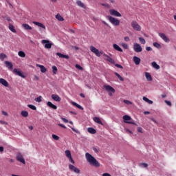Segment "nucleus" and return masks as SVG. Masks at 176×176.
<instances>
[{
    "mask_svg": "<svg viewBox=\"0 0 176 176\" xmlns=\"http://www.w3.org/2000/svg\"><path fill=\"white\" fill-rule=\"evenodd\" d=\"M124 104H126V105H130V104H133L131 102H130L128 100H124Z\"/></svg>",
    "mask_w": 176,
    "mask_h": 176,
    "instance_id": "46",
    "label": "nucleus"
},
{
    "mask_svg": "<svg viewBox=\"0 0 176 176\" xmlns=\"http://www.w3.org/2000/svg\"><path fill=\"white\" fill-rule=\"evenodd\" d=\"M104 57H107V61H109V63H111V64H115V60H113L112 58L109 57V56L107 55V54H104Z\"/></svg>",
    "mask_w": 176,
    "mask_h": 176,
    "instance_id": "26",
    "label": "nucleus"
},
{
    "mask_svg": "<svg viewBox=\"0 0 176 176\" xmlns=\"http://www.w3.org/2000/svg\"><path fill=\"white\" fill-rule=\"evenodd\" d=\"M76 3L80 8H82V9H86V6H85V3H83L80 0H77Z\"/></svg>",
    "mask_w": 176,
    "mask_h": 176,
    "instance_id": "23",
    "label": "nucleus"
},
{
    "mask_svg": "<svg viewBox=\"0 0 176 176\" xmlns=\"http://www.w3.org/2000/svg\"><path fill=\"white\" fill-rule=\"evenodd\" d=\"M107 19L109 20V21H110V23H111V24H113V25H120V21H119V19L112 16H107Z\"/></svg>",
    "mask_w": 176,
    "mask_h": 176,
    "instance_id": "2",
    "label": "nucleus"
},
{
    "mask_svg": "<svg viewBox=\"0 0 176 176\" xmlns=\"http://www.w3.org/2000/svg\"><path fill=\"white\" fill-rule=\"evenodd\" d=\"M69 168L71 171H74L76 174H80V170L72 164L69 165Z\"/></svg>",
    "mask_w": 176,
    "mask_h": 176,
    "instance_id": "9",
    "label": "nucleus"
},
{
    "mask_svg": "<svg viewBox=\"0 0 176 176\" xmlns=\"http://www.w3.org/2000/svg\"><path fill=\"white\" fill-rule=\"evenodd\" d=\"M72 105H74V107H76V108H78V109H81V111H83V107L78 104V103L75 102H72Z\"/></svg>",
    "mask_w": 176,
    "mask_h": 176,
    "instance_id": "29",
    "label": "nucleus"
},
{
    "mask_svg": "<svg viewBox=\"0 0 176 176\" xmlns=\"http://www.w3.org/2000/svg\"><path fill=\"white\" fill-rule=\"evenodd\" d=\"M52 138L55 140V141H58V140H60V137L54 134L52 135Z\"/></svg>",
    "mask_w": 176,
    "mask_h": 176,
    "instance_id": "43",
    "label": "nucleus"
},
{
    "mask_svg": "<svg viewBox=\"0 0 176 176\" xmlns=\"http://www.w3.org/2000/svg\"><path fill=\"white\" fill-rule=\"evenodd\" d=\"M144 115H149V113H151V112H149V111H144Z\"/></svg>",
    "mask_w": 176,
    "mask_h": 176,
    "instance_id": "63",
    "label": "nucleus"
},
{
    "mask_svg": "<svg viewBox=\"0 0 176 176\" xmlns=\"http://www.w3.org/2000/svg\"><path fill=\"white\" fill-rule=\"evenodd\" d=\"M0 152H3V146H0Z\"/></svg>",
    "mask_w": 176,
    "mask_h": 176,
    "instance_id": "64",
    "label": "nucleus"
},
{
    "mask_svg": "<svg viewBox=\"0 0 176 176\" xmlns=\"http://www.w3.org/2000/svg\"><path fill=\"white\" fill-rule=\"evenodd\" d=\"M18 56H19V57H25V52H23V51H19L18 52Z\"/></svg>",
    "mask_w": 176,
    "mask_h": 176,
    "instance_id": "38",
    "label": "nucleus"
},
{
    "mask_svg": "<svg viewBox=\"0 0 176 176\" xmlns=\"http://www.w3.org/2000/svg\"><path fill=\"white\" fill-rule=\"evenodd\" d=\"M34 101H36V102H42V96H40L38 98H36Z\"/></svg>",
    "mask_w": 176,
    "mask_h": 176,
    "instance_id": "42",
    "label": "nucleus"
},
{
    "mask_svg": "<svg viewBox=\"0 0 176 176\" xmlns=\"http://www.w3.org/2000/svg\"><path fill=\"white\" fill-rule=\"evenodd\" d=\"M146 79H147L148 82H151L152 80V76L148 72L145 73Z\"/></svg>",
    "mask_w": 176,
    "mask_h": 176,
    "instance_id": "28",
    "label": "nucleus"
},
{
    "mask_svg": "<svg viewBox=\"0 0 176 176\" xmlns=\"http://www.w3.org/2000/svg\"><path fill=\"white\" fill-rule=\"evenodd\" d=\"M102 176H111L109 173H103Z\"/></svg>",
    "mask_w": 176,
    "mask_h": 176,
    "instance_id": "61",
    "label": "nucleus"
},
{
    "mask_svg": "<svg viewBox=\"0 0 176 176\" xmlns=\"http://www.w3.org/2000/svg\"><path fill=\"white\" fill-rule=\"evenodd\" d=\"M37 67H39V68L41 69V72H42L43 74H45V72H46V71H47L46 67H45V66H43L42 65H37Z\"/></svg>",
    "mask_w": 176,
    "mask_h": 176,
    "instance_id": "27",
    "label": "nucleus"
},
{
    "mask_svg": "<svg viewBox=\"0 0 176 176\" xmlns=\"http://www.w3.org/2000/svg\"><path fill=\"white\" fill-rule=\"evenodd\" d=\"M72 130H73L74 131V133H76L77 134H80V132L76 129H75V128L72 127Z\"/></svg>",
    "mask_w": 176,
    "mask_h": 176,
    "instance_id": "51",
    "label": "nucleus"
},
{
    "mask_svg": "<svg viewBox=\"0 0 176 176\" xmlns=\"http://www.w3.org/2000/svg\"><path fill=\"white\" fill-rule=\"evenodd\" d=\"M114 75H116V76H117V78H118V79L121 82H123L124 80V78H123V77L120 76V74H119V73L114 72Z\"/></svg>",
    "mask_w": 176,
    "mask_h": 176,
    "instance_id": "32",
    "label": "nucleus"
},
{
    "mask_svg": "<svg viewBox=\"0 0 176 176\" xmlns=\"http://www.w3.org/2000/svg\"><path fill=\"white\" fill-rule=\"evenodd\" d=\"M21 116H23V118H28V111H22L21 113Z\"/></svg>",
    "mask_w": 176,
    "mask_h": 176,
    "instance_id": "35",
    "label": "nucleus"
},
{
    "mask_svg": "<svg viewBox=\"0 0 176 176\" xmlns=\"http://www.w3.org/2000/svg\"><path fill=\"white\" fill-rule=\"evenodd\" d=\"M133 63L135 64V65H140L141 58H138V56H133Z\"/></svg>",
    "mask_w": 176,
    "mask_h": 176,
    "instance_id": "17",
    "label": "nucleus"
},
{
    "mask_svg": "<svg viewBox=\"0 0 176 176\" xmlns=\"http://www.w3.org/2000/svg\"><path fill=\"white\" fill-rule=\"evenodd\" d=\"M2 114L4 115V116H8V113L6 111H2Z\"/></svg>",
    "mask_w": 176,
    "mask_h": 176,
    "instance_id": "62",
    "label": "nucleus"
},
{
    "mask_svg": "<svg viewBox=\"0 0 176 176\" xmlns=\"http://www.w3.org/2000/svg\"><path fill=\"white\" fill-rule=\"evenodd\" d=\"M47 107H49V108H51L52 109H57V106L52 103V102L50 101L47 102Z\"/></svg>",
    "mask_w": 176,
    "mask_h": 176,
    "instance_id": "19",
    "label": "nucleus"
},
{
    "mask_svg": "<svg viewBox=\"0 0 176 176\" xmlns=\"http://www.w3.org/2000/svg\"><path fill=\"white\" fill-rule=\"evenodd\" d=\"M124 39L125 42H130V38L129 36H125Z\"/></svg>",
    "mask_w": 176,
    "mask_h": 176,
    "instance_id": "53",
    "label": "nucleus"
},
{
    "mask_svg": "<svg viewBox=\"0 0 176 176\" xmlns=\"http://www.w3.org/2000/svg\"><path fill=\"white\" fill-rule=\"evenodd\" d=\"M143 100L144 101H145L146 102H148V104H153V101L149 100L148 98L144 96L143 97Z\"/></svg>",
    "mask_w": 176,
    "mask_h": 176,
    "instance_id": "36",
    "label": "nucleus"
},
{
    "mask_svg": "<svg viewBox=\"0 0 176 176\" xmlns=\"http://www.w3.org/2000/svg\"><path fill=\"white\" fill-rule=\"evenodd\" d=\"M58 126H60V127H63V129H67V126L63 124H58Z\"/></svg>",
    "mask_w": 176,
    "mask_h": 176,
    "instance_id": "58",
    "label": "nucleus"
},
{
    "mask_svg": "<svg viewBox=\"0 0 176 176\" xmlns=\"http://www.w3.org/2000/svg\"><path fill=\"white\" fill-rule=\"evenodd\" d=\"M22 27H23V28H24V30H25L26 31L32 30V27L30 26V25H28V24H27V23H23V24H22Z\"/></svg>",
    "mask_w": 176,
    "mask_h": 176,
    "instance_id": "21",
    "label": "nucleus"
},
{
    "mask_svg": "<svg viewBox=\"0 0 176 176\" xmlns=\"http://www.w3.org/2000/svg\"><path fill=\"white\" fill-rule=\"evenodd\" d=\"M103 89H104L106 90V91H107L108 93H109L111 91V93H115L114 88L112 87L111 85H104L103 86Z\"/></svg>",
    "mask_w": 176,
    "mask_h": 176,
    "instance_id": "11",
    "label": "nucleus"
},
{
    "mask_svg": "<svg viewBox=\"0 0 176 176\" xmlns=\"http://www.w3.org/2000/svg\"><path fill=\"white\" fill-rule=\"evenodd\" d=\"M133 50L136 52V53H141V52H142V47H141V45L138 43H135L133 45Z\"/></svg>",
    "mask_w": 176,
    "mask_h": 176,
    "instance_id": "8",
    "label": "nucleus"
},
{
    "mask_svg": "<svg viewBox=\"0 0 176 176\" xmlns=\"http://www.w3.org/2000/svg\"><path fill=\"white\" fill-rule=\"evenodd\" d=\"M0 84L5 87H9V82H8V81L3 78H0Z\"/></svg>",
    "mask_w": 176,
    "mask_h": 176,
    "instance_id": "15",
    "label": "nucleus"
},
{
    "mask_svg": "<svg viewBox=\"0 0 176 176\" xmlns=\"http://www.w3.org/2000/svg\"><path fill=\"white\" fill-rule=\"evenodd\" d=\"M131 25L135 31H141V26L135 21H133L131 23Z\"/></svg>",
    "mask_w": 176,
    "mask_h": 176,
    "instance_id": "6",
    "label": "nucleus"
},
{
    "mask_svg": "<svg viewBox=\"0 0 176 176\" xmlns=\"http://www.w3.org/2000/svg\"><path fill=\"white\" fill-rule=\"evenodd\" d=\"M8 56H6V54H5L4 53H1L0 54V60H1V61H3V60H5V58H7Z\"/></svg>",
    "mask_w": 176,
    "mask_h": 176,
    "instance_id": "37",
    "label": "nucleus"
},
{
    "mask_svg": "<svg viewBox=\"0 0 176 176\" xmlns=\"http://www.w3.org/2000/svg\"><path fill=\"white\" fill-rule=\"evenodd\" d=\"M56 19L57 20H58V21H64V18H63V16H61V15H60V14H57L56 15Z\"/></svg>",
    "mask_w": 176,
    "mask_h": 176,
    "instance_id": "34",
    "label": "nucleus"
},
{
    "mask_svg": "<svg viewBox=\"0 0 176 176\" xmlns=\"http://www.w3.org/2000/svg\"><path fill=\"white\" fill-rule=\"evenodd\" d=\"M93 151H94V152H96V153H98V149H97V148L93 147Z\"/></svg>",
    "mask_w": 176,
    "mask_h": 176,
    "instance_id": "60",
    "label": "nucleus"
},
{
    "mask_svg": "<svg viewBox=\"0 0 176 176\" xmlns=\"http://www.w3.org/2000/svg\"><path fill=\"white\" fill-rule=\"evenodd\" d=\"M110 14L111 16H115L116 17H122V14L116 11V10L111 9L109 10Z\"/></svg>",
    "mask_w": 176,
    "mask_h": 176,
    "instance_id": "10",
    "label": "nucleus"
},
{
    "mask_svg": "<svg viewBox=\"0 0 176 176\" xmlns=\"http://www.w3.org/2000/svg\"><path fill=\"white\" fill-rule=\"evenodd\" d=\"M138 133H142V128L141 126H138Z\"/></svg>",
    "mask_w": 176,
    "mask_h": 176,
    "instance_id": "55",
    "label": "nucleus"
},
{
    "mask_svg": "<svg viewBox=\"0 0 176 176\" xmlns=\"http://www.w3.org/2000/svg\"><path fill=\"white\" fill-rule=\"evenodd\" d=\"M1 124H8V122L3 121V120H0Z\"/></svg>",
    "mask_w": 176,
    "mask_h": 176,
    "instance_id": "59",
    "label": "nucleus"
},
{
    "mask_svg": "<svg viewBox=\"0 0 176 176\" xmlns=\"http://www.w3.org/2000/svg\"><path fill=\"white\" fill-rule=\"evenodd\" d=\"M141 166H142L143 167H144V168H146V167H148V164H146V163H142V164H141Z\"/></svg>",
    "mask_w": 176,
    "mask_h": 176,
    "instance_id": "56",
    "label": "nucleus"
},
{
    "mask_svg": "<svg viewBox=\"0 0 176 176\" xmlns=\"http://www.w3.org/2000/svg\"><path fill=\"white\" fill-rule=\"evenodd\" d=\"M85 157L87 159V162L91 164V166H94V167H100V164L98 163V161L91 155V154L89 153H86Z\"/></svg>",
    "mask_w": 176,
    "mask_h": 176,
    "instance_id": "1",
    "label": "nucleus"
},
{
    "mask_svg": "<svg viewBox=\"0 0 176 176\" xmlns=\"http://www.w3.org/2000/svg\"><path fill=\"white\" fill-rule=\"evenodd\" d=\"M33 24H35V25H37L38 27H41V28H43V30H46V26H45V25H43V23H42L34 21Z\"/></svg>",
    "mask_w": 176,
    "mask_h": 176,
    "instance_id": "20",
    "label": "nucleus"
},
{
    "mask_svg": "<svg viewBox=\"0 0 176 176\" xmlns=\"http://www.w3.org/2000/svg\"><path fill=\"white\" fill-rule=\"evenodd\" d=\"M94 122H95L96 123H98V124H101L102 126L104 125V124L102 123V121H101V120L98 117L94 118Z\"/></svg>",
    "mask_w": 176,
    "mask_h": 176,
    "instance_id": "22",
    "label": "nucleus"
},
{
    "mask_svg": "<svg viewBox=\"0 0 176 176\" xmlns=\"http://www.w3.org/2000/svg\"><path fill=\"white\" fill-rule=\"evenodd\" d=\"M159 36H160V38L163 39V41H164V42H166V43H168V42H170V38H168V37H167V36H166L164 33H159Z\"/></svg>",
    "mask_w": 176,
    "mask_h": 176,
    "instance_id": "12",
    "label": "nucleus"
},
{
    "mask_svg": "<svg viewBox=\"0 0 176 176\" xmlns=\"http://www.w3.org/2000/svg\"><path fill=\"white\" fill-rule=\"evenodd\" d=\"M68 159H69V161L72 163V164H75V161L74 160V159L72 158V157H69Z\"/></svg>",
    "mask_w": 176,
    "mask_h": 176,
    "instance_id": "50",
    "label": "nucleus"
},
{
    "mask_svg": "<svg viewBox=\"0 0 176 176\" xmlns=\"http://www.w3.org/2000/svg\"><path fill=\"white\" fill-rule=\"evenodd\" d=\"M125 131L127 134H133V131H130L129 129H125Z\"/></svg>",
    "mask_w": 176,
    "mask_h": 176,
    "instance_id": "49",
    "label": "nucleus"
},
{
    "mask_svg": "<svg viewBox=\"0 0 176 176\" xmlns=\"http://www.w3.org/2000/svg\"><path fill=\"white\" fill-rule=\"evenodd\" d=\"M4 63L6 64V67H7V68H8V69H13V64L12 63V62H9L8 60L5 61Z\"/></svg>",
    "mask_w": 176,
    "mask_h": 176,
    "instance_id": "16",
    "label": "nucleus"
},
{
    "mask_svg": "<svg viewBox=\"0 0 176 176\" xmlns=\"http://www.w3.org/2000/svg\"><path fill=\"white\" fill-rule=\"evenodd\" d=\"M76 68H77V69H80V71H83V67L78 64L76 65Z\"/></svg>",
    "mask_w": 176,
    "mask_h": 176,
    "instance_id": "45",
    "label": "nucleus"
},
{
    "mask_svg": "<svg viewBox=\"0 0 176 176\" xmlns=\"http://www.w3.org/2000/svg\"><path fill=\"white\" fill-rule=\"evenodd\" d=\"M28 107L30 108V109H32V111H36V107L33 104H28Z\"/></svg>",
    "mask_w": 176,
    "mask_h": 176,
    "instance_id": "41",
    "label": "nucleus"
},
{
    "mask_svg": "<svg viewBox=\"0 0 176 176\" xmlns=\"http://www.w3.org/2000/svg\"><path fill=\"white\" fill-rule=\"evenodd\" d=\"M122 119L124 123H128L129 124H134L135 126H138L137 124L134 122V120L131 119V117L130 116H123Z\"/></svg>",
    "mask_w": 176,
    "mask_h": 176,
    "instance_id": "3",
    "label": "nucleus"
},
{
    "mask_svg": "<svg viewBox=\"0 0 176 176\" xmlns=\"http://www.w3.org/2000/svg\"><path fill=\"white\" fill-rule=\"evenodd\" d=\"M164 102H166L168 107H171L172 104H171V102L170 101H168V100H164Z\"/></svg>",
    "mask_w": 176,
    "mask_h": 176,
    "instance_id": "52",
    "label": "nucleus"
},
{
    "mask_svg": "<svg viewBox=\"0 0 176 176\" xmlns=\"http://www.w3.org/2000/svg\"><path fill=\"white\" fill-rule=\"evenodd\" d=\"M115 67H117V68H120V69H123V66H122V65L120 64H115Z\"/></svg>",
    "mask_w": 176,
    "mask_h": 176,
    "instance_id": "47",
    "label": "nucleus"
},
{
    "mask_svg": "<svg viewBox=\"0 0 176 176\" xmlns=\"http://www.w3.org/2000/svg\"><path fill=\"white\" fill-rule=\"evenodd\" d=\"M153 45L155 47H157V49H162V45L159 44V43L155 42Z\"/></svg>",
    "mask_w": 176,
    "mask_h": 176,
    "instance_id": "39",
    "label": "nucleus"
},
{
    "mask_svg": "<svg viewBox=\"0 0 176 176\" xmlns=\"http://www.w3.org/2000/svg\"><path fill=\"white\" fill-rule=\"evenodd\" d=\"M61 120H63V122H64V123H68V120L64 118H61Z\"/></svg>",
    "mask_w": 176,
    "mask_h": 176,
    "instance_id": "54",
    "label": "nucleus"
},
{
    "mask_svg": "<svg viewBox=\"0 0 176 176\" xmlns=\"http://www.w3.org/2000/svg\"><path fill=\"white\" fill-rule=\"evenodd\" d=\"M56 56H58V57H60V58H66V60H68L69 58V56L64 55L60 52H57Z\"/></svg>",
    "mask_w": 176,
    "mask_h": 176,
    "instance_id": "18",
    "label": "nucleus"
},
{
    "mask_svg": "<svg viewBox=\"0 0 176 176\" xmlns=\"http://www.w3.org/2000/svg\"><path fill=\"white\" fill-rule=\"evenodd\" d=\"M146 50L147 52H152V47H146Z\"/></svg>",
    "mask_w": 176,
    "mask_h": 176,
    "instance_id": "57",
    "label": "nucleus"
},
{
    "mask_svg": "<svg viewBox=\"0 0 176 176\" xmlns=\"http://www.w3.org/2000/svg\"><path fill=\"white\" fill-rule=\"evenodd\" d=\"M9 30H10L12 32H14V34H16V32H17V31H16V29H14V26L12 23L9 24Z\"/></svg>",
    "mask_w": 176,
    "mask_h": 176,
    "instance_id": "30",
    "label": "nucleus"
},
{
    "mask_svg": "<svg viewBox=\"0 0 176 176\" xmlns=\"http://www.w3.org/2000/svg\"><path fill=\"white\" fill-rule=\"evenodd\" d=\"M90 50L92 53H94L97 57H101V54H102V52H100L98 49L96 48L94 46L90 47Z\"/></svg>",
    "mask_w": 176,
    "mask_h": 176,
    "instance_id": "5",
    "label": "nucleus"
},
{
    "mask_svg": "<svg viewBox=\"0 0 176 176\" xmlns=\"http://www.w3.org/2000/svg\"><path fill=\"white\" fill-rule=\"evenodd\" d=\"M41 43L44 45L45 49H52V46H53V43H51L49 40H42Z\"/></svg>",
    "mask_w": 176,
    "mask_h": 176,
    "instance_id": "4",
    "label": "nucleus"
},
{
    "mask_svg": "<svg viewBox=\"0 0 176 176\" xmlns=\"http://www.w3.org/2000/svg\"><path fill=\"white\" fill-rule=\"evenodd\" d=\"M65 153L66 157H67V159H69V157H72V155H71V151H70L69 150H66V151H65Z\"/></svg>",
    "mask_w": 176,
    "mask_h": 176,
    "instance_id": "33",
    "label": "nucleus"
},
{
    "mask_svg": "<svg viewBox=\"0 0 176 176\" xmlns=\"http://www.w3.org/2000/svg\"><path fill=\"white\" fill-rule=\"evenodd\" d=\"M139 41H140V43H142V45H145V43H146L145 38H144L142 37H140Z\"/></svg>",
    "mask_w": 176,
    "mask_h": 176,
    "instance_id": "40",
    "label": "nucleus"
},
{
    "mask_svg": "<svg viewBox=\"0 0 176 176\" xmlns=\"http://www.w3.org/2000/svg\"><path fill=\"white\" fill-rule=\"evenodd\" d=\"M113 49H115V50H117L118 52H123V50L119 45H118V44H113Z\"/></svg>",
    "mask_w": 176,
    "mask_h": 176,
    "instance_id": "24",
    "label": "nucleus"
},
{
    "mask_svg": "<svg viewBox=\"0 0 176 176\" xmlns=\"http://www.w3.org/2000/svg\"><path fill=\"white\" fill-rule=\"evenodd\" d=\"M122 47H124V49H126V50L129 49V45L126 43H122Z\"/></svg>",
    "mask_w": 176,
    "mask_h": 176,
    "instance_id": "48",
    "label": "nucleus"
},
{
    "mask_svg": "<svg viewBox=\"0 0 176 176\" xmlns=\"http://www.w3.org/2000/svg\"><path fill=\"white\" fill-rule=\"evenodd\" d=\"M87 131L90 134H96V133H97V131H96V129L94 128H93V127L88 128L87 129Z\"/></svg>",
    "mask_w": 176,
    "mask_h": 176,
    "instance_id": "25",
    "label": "nucleus"
},
{
    "mask_svg": "<svg viewBox=\"0 0 176 176\" xmlns=\"http://www.w3.org/2000/svg\"><path fill=\"white\" fill-rule=\"evenodd\" d=\"M16 160L20 162V163H22V164H25V160H24V157H23V155L21 153L16 154Z\"/></svg>",
    "mask_w": 176,
    "mask_h": 176,
    "instance_id": "7",
    "label": "nucleus"
},
{
    "mask_svg": "<svg viewBox=\"0 0 176 176\" xmlns=\"http://www.w3.org/2000/svg\"><path fill=\"white\" fill-rule=\"evenodd\" d=\"M52 72H53V74H57V67H56V66H52Z\"/></svg>",
    "mask_w": 176,
    "mask_h": 176,
    "instance_id": "44",
    "label": "nucleus"
},
{
    "mask_svg": "<svg viewBox=\"0 0 176 176\" xmlns=\"http://www.w3.org/2000/svg\"><path fill=\"white\" fill-rule=\"evenodd\" d=\"M13 72L16 74V75L21 76V78H25V76L23 74V72L17 69H14Z\"/></svg>",
    "mask_w": 176,
    "mask_h": 176,
    "instance_id": "13",
    "label": "nucleus"
},
{
    "mask_svg": "<svg viewBox=\"0 0 176 176\" xmlns=\"http://www.w3.org/2000/svg\"><path fill=\"white\" fill-rule=\"evenodd\" d=\"M153 68L155 69H160V66L156 63V62H152L151 63Z\"/></svg>",
    "mask_w": 176,
    "mask_h": 176,
    "instance_id": "31",
    "label": "nucleus"
},
{
    "mask_svg": "<svg viewBox=\"0 0 176 176\" xmlns=\"http://www.w3.org/2000/svg\"><path fill=\"white\" fill-rule=\"evenodd\" d=\"M51 97L52 100H54V101H56V102H60V101H61V98H60L57 94H52Z\"/></svg>",
    "mask_w": 176,
    "mask_h": 176,
    "instance_id": "14",
    "label": "nucleus"
}]
</instances>
